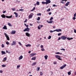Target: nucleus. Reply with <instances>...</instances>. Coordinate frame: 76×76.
Masks as SVG:
<instances>
[{
	"mask_svg": "<svg viewBox=\"0 0 76 76\" xmlns=\"http://www.w3.org/2000/svg\"><path fill=\"white\" fill-rule=\"evenodd\" d=\"M67 0H62L60 2V3H62L63 4H64V3H64V2H63V1H67Z\"/></svg>",
	"mask_w": 76,
	"mask_h": 76,
	"instance_id": "obj_10",
	"label": "nucleus"
},
{
	"mask_svg": "<svg viewBox=\"0 0 76 76\" xmlns=\"http://www.w3.org/2000/svg\"><path fill=\"white\" fill-rule=\"evenodd\" d=\"M32 60H36V57L35 56L34 57L31 58Z\"/></svg>",
	"mask_w": 76,
	"mask_h": 76,
	"instance_id": "obj_20",
	"label": "nucleus"
},
{
	"mask_svg": "<svg viewBox=\"0 0 76 76\" xmlns=\"http://www.w3.org/2000/svg\"><path fill=\"white\" fill-rule=\"evenodd\" d=\"M1 47L2 48H4V44H2Z\"/></svg>",
	"mask_w": 76,
	"mask_h": 76,
	"instance_id": "obj_37",
	"label": "nucleus"
},
{
	"mask_svg": "<svg viewBox=\"0 0 76 76\" xmlns=\"http://www.w3.org/2000/svg\"><path fill=\"white\" fill-rule=\"evenodd\" d=\"M50 33H52V32H53V31H52L51 30H50Z\"/></svg>",
	"mask_w": 76,
	"mask_h": 76,
	"instance_id": "obj_62",
	"label": "nucleus"
},
{
	"mask_svg": "<svg viewBox=\"0 0 76 76\" xmlns=\"http://www.w3.org/2000/svg\"><path fill=\"white\" fill-rule=\"evenodd\" d=\"M14 13L15 15V18H18V13H17L16 12H14Z\"/></svg>",
	"mask_w": 76,
	"mask_h": 76,
	"instance_id": "obj_12",
	"label": "nucleus"
},
{
	"mask_svg": "<svg viewBox=\"0 0 76 76\" xmlns=\"http://www.w3.org/2000/svg\"><path fill=\"white\" fill-rule=\"evenodd\" d=\"M39 69H40V68L38 67L37 68V71H39Z\"/></svg>",
	"mask_w": 76,
	"mask_h": 76,
	"instance_id": "obj_49",
	"label": "nucleus"
},
{
	"mask_svg": "<svg viewBox=\"0 0 76 76\" xmlns=\"http://www.w3.org/2000/svg\"><path fill=\"white\" fill-rule=\"evenodd\" d=\"M33 13H31V14H30L28 16V18L29 19H31V18H32V16H33Z\"/></svg>",
	"mask_w": 76,
	"mask_h": 76,
	"instance_id": "obj_7",
	"label": "nucleus"
},
{
	"mask_svg": "<svg viewBox=\"0 0 76 76\" xmlns=\"http://www.w3.org/2000/svg\"><path fill=\"white\" fill-rule=\"evenodd\" d=\"M3 29H7V26H5L3 27Z\"/></svg>",
	"mask_w": 76,
	"mask_h": 76,
	"instance_id": "obj_25",
	"label": "nucleus"
},
{
	"mask_svg": "<svg viewBox=\"0 0 76 76\" xmlns=\"http://www.w3.org/2000/svg\"><path fill=\"white\" fill-rule=\"evenodd\" d=\"M48 14L49 15H51V12H49Z\"/></svg>",
	"mask_w": 76,
	"mask_h": 76,
	"instance_id": "obj_63",
	"label": "nucleus"
},
{
	"mask_svg": "<svg viewBox=\"0 0 76 76\" xmlns=\"http://www.w3.org/2000/svg\"><path fill=\"white\" fill-rule=\"evenodd\" d=\"M10 33L11 34H15V33H16V31H12Z\"/></svg>",
	"mask_w": 76,
	"mask_h": 76,
	"instance_id": "obj_18",
	"label": "nucleus"
},
{
	"mask_svg": "<svg viewBox=\"0 0 76 76\" xmlns=\"http://www.w3.org/2000/svg\"><path fill=\"white\" fill-rule=\"evenodd\" d=\"M12 15H11L10 16H6V18H12Z\"/></svg>",
	"mask_w": 76,
	"mask_h": 76,
	"instance_id": "obj_15",
	"label": "nucleus"
},
{
	"mask_svg": "<svg viewBox=\"0 0 76 76\" xmlns=\"http://www.w3.org/2000/svg\"><path fill=\"white\" fill-rule=\"evenodd\" d=\"M12 10H13V11H15V8H12Z\"/></svg>",
	"mask_w": 76,
	"mask_h": 76,
	"instance_id": "obj_60",
	"label": "nucleus"
},
{
	"mask_svg": "<svg viewBox=\"0 0 76 76\" xmlns=\"http://www.w3.org/2000/svg\"><path fill=\"white\" fill-rule=\"evenodd\" d=\"M6 44H7V45H9V42H6Z\"/></svg>",
	"mask_w": 76,
	"mask_h": 76,
	"instance_id": "obj_46",
	"label": "nucleus"
},
{
	"mask_svg": "<svg viewBox=\"0 0 76 76\" xmlns=\"http://www.w3.org/2000/svg\"><path fill=\"white\" fill-rule=\"evenodd\" d=\"M37 20H40V17H38V18H37Z\"/></svg>",
	"mask_w": 76,
	"mask_h": 76,
	"instance_id": "obj_33",
	"label": "nucleus"
},
{
	"mask_svg": "<svg viewBox=\"0 0 76 76\" xmlns=\"http://www.w3.org/2000/svg\"><path fill=\"white\" fill-rule=\"evenodd\" d=\"M44 57L45 58V60H47V58H48V56L46 55L44 56Z\"/></svg>",
	"mask_w": 76,
	"mask_h": 76,
	"instance_id": "obj_24",
	"label": "nucleus"
},
{
	"mask_svg": "<svg viewBox=\"0 0 76 76\" xmlns=\"http://www.w3.org/2000/svg\"><path fill=\"white\" fill-rule=\"evenodd\" d=\"M53 22V20H51L50 21H47V22H48V23H52Z\"/></svg>",
	"mask_w": 76,
	"mask_h": 76,
	"instance_id": "obj_22",
	"label": "nucleus"
},
{
	"mask_svg": "<svg viewBox=\"0 0 76 76\" xmlns=\"http://www.w3.org/2000/svg\"><path fill=\"white\" fill-rule=\"evenodd\" d=\"M35 10V7H33V9L31 10V12H32V11H34V10Z\"/></svg>",
	"mask_w": 76,
	"mask_h": 76,
	"instance_id": "obj_27",
	"label": "nucleus"
},
{
	"mask_svg": "<svg viewBox=\"0 0 76 76\" xmlns=\"http://www.w3.org/2000/svg\"><path fill=\"white\" fill-rule=\"evenodd\" d=\"M4 34L5 36L6 37L7 40H8V41H9V40H10V39L9 38V36H8V35H7L6 33H4Z\"/></svg>",
	"mask_w": 76,
	"mask_h": 76,
	"instance_id": "obj_2",
	"label": "nucleus"
},
{
	"mask_svg": "<svg viewBox=\"0 0 76 76\" xmlns=\"http://www.w3.org/2000/svg\"><path fill=\"white\" fill-rule=\"evenodd\" d=\"M16 44V41H12V43L11 44V45H15Z\"/></svg>",
	"mask_w": 76,
	"mask_h": 76,
	"instance_id": "obj_5",
	"label": "nucleus"
},
{
	"mask_svg": "<svg viewBox=\"0 0 76 76\" xmlns=\"http://www.w3.org/2000/svg\"><path fill=\"white\" fill-rule=\"evenodd\" d=\"M2 67H6V65H2L1 66Z\"/></svg>",
	"mask_w": 76,
	"mask_h": 76,
	"instance_id": "obj_39",
	"label": "nucleus"
},
{
	"mask_svg": "<svg viewBox=\"0 0 76 76\" xmlns=\"http://www.w3.org/2000/svg\"><path fill=\"white\" fill-rule=\"evenodd\" d=\"M53 7H57V6L55 4H53Z\"/></svg>",
	"mask_w": 76,
	"mask_h": 76,
	"instance_id": "obj_54",
	"label": "nucleus"
},
{
	"mask_svg": "<svg viewBox=\"0 0 76 76\" xmlns=\"http://www.w3.org/2000/svg\"><path fill=\"white\" fill-rule=\"evenodd\" d=\"M74 17H76V12L75 13V14H74Z\"/></svg>",
	"mask_w": 76,
	"mask_h": 76,
	"instance_id": "obj_50",
	"label": "nucleus"
},
{
	"mask_svg": "<svg viewBox=\"0 0 76 76\" xmlns=\"http://www.w3.org/2000/svg\"><path fill=\"white\" fill-rule=\"evenodd\" d=\"M68 75H71V72H68Z\"/></svg>",
	"mask_w": 76,
	"mask_h": 76,
	"instance_id": "obj_36",
	"label": "nucleus"
},
{
	"mask_svg": "<svg viewBox=\"0 0 76 76\" xmlns=\"http://www.w3.org/2000/svg\"><path fill=\"white\" fill-rule=\"evenodd\" d=\"M53 17H51L50 18V20H53Z\"/></svg>",
	"mask_w": 76,
	"mask_h": 76,
	"instance_id": "obj_35",
	"label": "nucleus"
},
{
	"mask_svg": "<svg viewBox=\"0 0 76 76\" xmlns=\"http://www.w3.org/2000/svg\"><path fill=\"white\" fill-rule=\"evenodd\" d=\"M51 36H49V37L48 38V39H51Z\"/></svg>",
	"mask_w": 76,
	"mask_h": 76,
	"instance_id": "obj_34",
	"label": "nucleus"
},
{
	"mask_svg": "<svg viewBox=\"0 0 76 76\" xmlns=\"http://www.w3.org/2000/svg\"><path fill=\"white\" fill-rule=\"evenodd\" d=\"M55 57H56V58H58V60H61V59L60 56H59L56 55Z\"/></svg>",
	"mask_w": 76,
	"mask_h": 76,
	"instance_id": "obj_3",
	"label": "nucleus"
},
{
	"mask_svg": "<svg viewBox=\"0 0 76 76\" xmlns=\"http://www.w3.org/2000/svg\"><path fill=\"white\" fill-rule=\"evenodd\" d=\"M38 29H41V28H40V27L39 26H38Z\"/></svg>",
	"mask_w": 76,
	"mask_h": 76,
	"instance_id": "obj_45",
	"label": "nucleus"
},
{
	"mask_svg": "<svg viewBox=\"0 0 76 76\" xmlns=\"http://www.w3.org/2000/svg\"><path fill=\"white\" fill-rule=\"evenodd\" d=\"M66 66V64H64L63 66H61L60 67V69H63L64 67H65Z\"/></svg>",
	"mask_w": 76,
	"mask_h": 76,
	"instance_id": "obj_9",
	"label": "nucleus"
},
{
	"mask_svg": "<svg viewBox=\"0 0 76 76\" xmlns=\"http://www.w3.org/2000/svg\"><path fill=\"white\" fill-rule=\"evenodd\" d=\"M18 44H19L20 45H21L22 44H21V43L20 42H18Z\"/></svg>",
	"mask_w": 76,
	"mask_h": 76,
	"instance_id": "obj_52",
	"label": "nucleus"
},
{
	"mask_svg": "<svg viewBox=\"0 0 76 76\" xmlns=\"http://www.w3.org/2000/svg\"><path fill=\"white\" fill-rule=\"evenodd\" d=\"M73 20H75V19H76V18H75V17H74L73 18Z\"/></svg>",
	"mask_w": 76,
	"mask_h": 76,
	"instance_id": "obj_56",
	"label": "nucleus"
},
{
	"mask_svg": "<svg viewBox=\"0 0 76 76\" xmlns=\"http://www.w3.org/2000/svg\"><path fill=\"white\" fill-rule=\"evenodd\" d=\"M55 31H56V32H61V29H56L55 30H54L53 32H54Z\"/></svg>",
	"mask_w": 76,
	"mask_h": 76,
	"instance_id": "obj_8",
	"label": "nucleus"
},
{
	"mask_svg": "<svg viewBox=\"0 0 76 76\" xmlns=\"http://www.w3.org/2000/svg\"><path fill=\"white\" fill-rule=\"evenodd\" d=\"M26 27H27V28H28V27H29L28 25H26Z\"/></svg>",
	"mask_w": 76,
	"mask_h": 76,
	"instance_id": "obj_64",
	"label": "nucleus"
},
{
	"mask_svg": "<svg viewBox=\"0 0 76 76\" xmlns=\"http://www.w3.org/2000/svg\"><path fill=\"white\" fill-rule=\"evenodd\" d=\"M54 64H57V62H55L54 63Z\"/></svg>",
	"mask_w": 76,
	"mask_h": 76,
	"instance_id": "obj_59",
	"label": "nucleus"
},
{
	"mask_svg": "<svg viewBox=\"0 0 76 76\" xmlns=\"http://www.w3.org/2000/svg\"><path fill=\"white\" fill-rule=\"evenodd\" d=\"M42 4H47V3L46 2H44V1H42Z\"/></svg>",
	"mask_w": 76,
	"mask_h": 76,
	"instance_id": "obj_26",
	"label": "nucleus"
},
{
	"mask_svg": "<svg viewBox=\"0 0 76 76\" xmlns=\"http://www.w3.org/2000/svg\"><path fill=\"white\" fill-rule=\"evenodd\" d=\"M8 25H9V26H12V25L10 23H8Z\"/></svg>",
	"mask_w": 76,
	"mask_h": 76,
	"instance_id": "obj_30",
	"label": "nucleus"
},
{
	"mask_svg": "<svg viewBox=\"0 0 76 76\" xmlns=\"http://www.w3.org/2000/svg\"><path fill=\"white\" fill-rule=\"evenodd\" d=\"M69 3L70 2H67V3H66V4H65V6H68V5L69 4Z\"/></svg>",
	"mask_w": 76,
	"mask_h": 76,
	"instance_id": "obj_19",
	"label": "nucleus"
},
{
	"mask_svg": "<svg viewBox=\"0 0 76 76\" xmlns=\"http://www.w3.org/2000/svg\"><path fill=\"white\" fill-rule=\"evenodd\" d=\"M26 47H31V45H30L29 44H28L27 45H26Z\"/></svg>",
	"mask_w": 76,
	"mask_h": 76,
	"instance_id": "obj_23",
	"label": "nucleus"
},
{
	"mask_svg": "<svg viewBox=\"0 0 76 76\" xmlns=\"http://www.w3.org/2000/svg\"><path fill=\"white\" fill-rule=\"evenodd\" d=\"M46 3H47V4H48V3H51V1H50V0H48L46 1Z\"/></svg>",
	"mask_w": 76,
	"mask_h": 76,
	"instance_id": "obj_13",
	"label": "nucleus"
},
{
	"mask_svg": "<svg viewBox=\"0 0 76 76\" xmlns=\"http://www.w3.org/2000/svg\"><path fill=\"white\" fill-rule=\"evenodd\" d=\"M43 75V73H42V72H40V75L41 76V75Z\"/></svg>",
	"mask_w": 76,
	"mask_h": 76,
	"instance_id": "obj_47",
	"label": "nucleus"
},
{
	"mask_svg": "<svg viewBox=\"0 0 76 76\" xmlns=\"http://www.w3.org/2000/svg\"><path fill=\"white\" fill-rule=\"evenodd\" d=\"M61 35V33H58V36H60V35Z\"/></svg>",
	"mask_w": 76,
	"mask_h": 76,
	"instance_id": "obj_42",
	"label": "nucleus"
},
{
	"mask_svg": "<svg viewBox=\"0 0 76 76\" xmlns=\"http://www.w3.org/2000/svg\"><path fill=\"white\" fill-rule=\"evenodd\" d=\"M60 50H61L65 51V49H64L62 48V49H61Z\"/></svg>",
	"mask_w": 76,
	"mask_h": 76,
	"instance_id": "obj_51",
	"label": "nucleus"
},
{
	"mask_svg": "<svg viewBox=\"0 0 76 76\" xmlns=\"http://www.w3.org/2000/svg\"><path fill=\"white\" fill-rule=\"evenodd\" d=\"M6 60H7V58L6 57H5L4 58V60L5 61H6Z\"/></svg>",
	"mask_w": 76,
	"mask_h": 76,
	"instance_id": "obj_40",
	"label": "nucleus"
},
{
	"mask_svg": "<svg viewBox=\"0 0 76 76\" xmlns=\"http://www.w3.org/2000/svg\"><path fill=\"white\" fill-rule=\"evenodd\" d=\"M27 21V19H26L24 21V22L25 23V22H26Z\"/></svg>",
	"mask_w": 76,
	"mask_h": 76,
	"instance_id": "obj_58",
	"label": "nucleus"
},
{
	"mask_svg": "<svg viewBox=\"0 0 76 76\" xmlns=\"http://www.w3.org/2000/svg\"><path fill=\"white\" fill-rule=\"evenodd\" d=\"M35 64H36V62H34L31 64V66H34V65H35Z\"/></svg>",
	"mask_w": 76,
	"mask_h": 76,
	"instance_id": "obj_28",
	"label": "nucleus"
},
{
	"mask_svg": "<svg viewBox=\"0 0 76 76\" xmlns=\"http://www.w3.org/2000/svg\"><path fill=\"white\" fill-rule=\"evenodd\" d=\"M60 54V52H57L56 53V54Z\"/></svg>",
	"mask_w": 76,
	"mask_h": 76,
	"instance_id": "obj_53",
	"label": "nucleus"
},
{
	"mask_svg": "<svg viewBox=\"0 0 76 76\" xmlns=\"http://www.w3.org/2000/svg\"><path fill=\"white\" fill-rule=\"evenodd\" d=\"M40 28H42L43 27V25H40L39 26Z\"/></svg>",
	"mask_w": 76,
	"mask_h": 76,
	"instance_id": "obj_44",
	"label": "nucleus"
},
{
	"mask_svg": "<svg viewBox=\"0 0 76 76\" xmlns=\"http://www.w3.org/2000/svg\"><path fill=\"white\" fill-rule=\"evenodd\" d=\"M24 10L23 9H20L19 10V11H21V12H22Z\"/></svg>",
	"mask_w": 76,
	"mask_h": 76,
	"instance_id": "obj_43",
	"label": "nucleus"
},
{
	"mask_svg": "<svg viewBox=\"0 0 76 76\" xmlns=\"http://www.w3.org/2000/svg\"><path fill=\"white\" fill-rule=\"evenodd\" d=\"M26 36H27V37H30V34H29L28 32L26 33Z\"/></svg>",
	"mask_w": 76,
	"mask_h": 76,
	"instance_id": "obj_11",
	"label": "nucleus"
},
{
	"mask_svg": "<svg viewBox=\"0 0 76 76\" xmlns=\"http://www.w3.org/2000/svg\"><path fill=\"white\" fill-rule=\"evenodd\" d=\"M23 58V56H20L19 58V60H21V59H22Z\"/></svg>",
	"mask_w": 76,
	"mask_h": 76,
	"instance_id": "obj_16",
	"label": "nucleus"
},
{
	"mask_svg": "<svg viewBox=\"0 0 76 76\" xmlns=\"http://www.w3.org/2000/svg\"><path fill=\"white\" fill-rule=\"evenodd\" d=\"M74 32H75V33H76V29H74Z\"/></svg>",
	"mask_w": 76,
	"mask_h": 76,
	"instance_id": "obj_55",
	"label": "nucleus"
},
{
	"mask_svg": "<svg viewBox=\"0 0 76 76\" xmlns=\"http://www.w3.org/2000/svg\"><path fill=\"white\" fill-rule=\"evenodd\" d=\"M45 50V49H44V48H42L41 49V51H44Z\"/></svg>",
	"mask_w": 76,
	"mask_h": 76,
	"instance_id": "obj_38",
	"label": "nucleus"
},
{
	"mask_svg": "<svg viewBox=\"0 0 76 76\" xmlns=\"http://www.w3.org/2000/svg\"><path fill=\"white\" fill-rule=\"evenodd\" d=\"M61 39V38L60 37H59L58 38V40H60Z\"/></svg>",
	"mask_w": 76,
	"mask_h": 76,
	"instance_id": "obj_57",
	"label": "nucleus"
},
{
	"mask_svg": "<svg viewBox=\"0 0 76 76\" xmlns=\"http://www.w3.org/2000/svg\"><path fill=\"white\" fill-rule=\"evenodd\" d=\"M29 28H26L24 30H23V32H26V31H27V32H29Z\"/></svg>",
	"mask_w": 76,
	"mask_h": 76,
	"instance_id": "obj_4",
	"label": "nucleus"
},
{
	"mask_svg": "<svg viewBox=\"0 0 76 76\" xmlns=\"http://www.w3.org/2000/svg\"><path fill=\"white\" fill-rule=\"evenodd\" d=\"M6 12V11H3V13H5V12Z\"/></svg>",
	"mask_w": 76,
	"mask_h": 76,
	"instance_id": "obj_61",
	"label": "nucleus"
},
{
	"mask_svg": "<svg viewBox=\"0 0 76 76\" xmlns=\"http://www.w3.org/2000/svg\"><path fill=\"white\" fill-rule=\"evenodd\" d=\"M44 48V46H43V45H41L40 48Z\"/></svg>",
	"mask_w": 76,
	"mask_h": 76,
	"instance_id": "obj_48",
	"label": "nucleus"
},
{
	"mask_svg": "<svg viewBox=\"0 0 76 76\" xmlns=\"http://www.w3.org/2000/svg\"><path fill=\"white\" fill-rule=\"evenodd\" d=\"M73 38L72 37L70 38V37H68L67 38V39H68V40H71V39H73Z\"/></svg>",
	"mask_w": 76,
	"mask_h": 76,
	"instance_id": "obj_21",
	"label": "nucleus"
},
{
	"mask_svg": "<svg viewBox=\"0 0 76 76\" xmlns=\"http://www.w3.org/2000/svg\"><path fill=\"white\" fill-rule=\"evenodd\" d=\"M36 4H37V5H39V2L37 1L36 3Z\"/></svg>",
	"mask_w": 76,
	"mask_h": 76,
	"instance_id": "obj_29",
	"label": "nucleus"
},
{
	"mask_svg": "<svg viewBox=\"0 0 76 76\" xmlns=\"http://www.w3.org/2000/svg\"><path fill=\"white\" fill-rule=\"evenodd\" d=\"M1 53L2 55H3V54H6V52L3 51H1Z\"/></svg>",
	"mask_w": 76,
	"mask_h": 76,
	"instance_id": "obj_17",
	"label": "nucleus"
},
{
	"mask_svg": "<svg viewBox=\"0 0 76 76\" xmlns=\"http://www.w3.org/2000/svg\"><path fill=\"white\" fill-rule=\"evenodd\" d=\"M35 55H36V53H31L30 55V57H32L34 56H35Z\"/></svg>",
	"mask_w": 76,
	"mask_h": 76,
	"instance_id": "obj_6",
	"label": "nucleus"
},
{
	"mask_svg": "<svg viewBox=\"0 0 76 76\" xmlns=\"http://www.w3.org/2000/svg\"><path fill=\"white\" fill-rule=\"evenodd\" d=\"M1 16L2 18H6V16H5V15L4 14L1 15Z\"/></svg>",
	"mask_w": 76,
	"mask_h": 76,
	"instance_id": "obj_14",
	"label": "nucleus"
},
{
	"mask_svg": "<svg viewBox=\"0 0 76 76\" xmlns=\"http://www.w3.org/2000/svg\"><path fill=\"white\" fill-rule=\"evenodd\" d=\"M37 16H41V13H38L37 14Z\"/></svg>",
	"mask_w": 76,
	"mask_h": 76,
	"instance_id": "obj_32",
	"label": "nucleus"
},
{
	"mask_svg": "<svg viewBox=\"0 0 76 76\" xmlns=\"http://www.w3.org/2000/svg\"><path fill=\"white\" fill-rule=\"evenodd\" d=\"M61 38L62 40H65L67 38V37L64 36H62L61 37Z\"/></svg>",
	"mask_w": 76,
	"mask_h": 76,
	"instance_id": "obj_1",
	"label": "nucleus"
},
{
	"mask_svg": "<svg viewBox=\"0 0 76 76\" xmlns=\"http://www.w3.org/2000/svg\"><path fill=\"white\" fill-rule=\"evenodd\" d=\"M50 8H49L48 10H47V12H50Z\"/></svg>",
	"mask_w": 76,
	"mask_h": 76,
	"instance_id": "obj_41",
	"label": "nucleus"
},
{
	"mask_svg": "<svg viewBox=\"0 0 76 76\" xmlns=\"http://www.w3.org/2000/svg\"><path fill=\"white\" fill-rule=\"evenodd\" d=\"M20 67V65H18L17 66V69H19V67Z\"/></svg>",
	"mask_w": 76,
	"mask_h": 76,
	"instance_id": "obj_31",
	"label": "nucleus"
}]
</instances>
